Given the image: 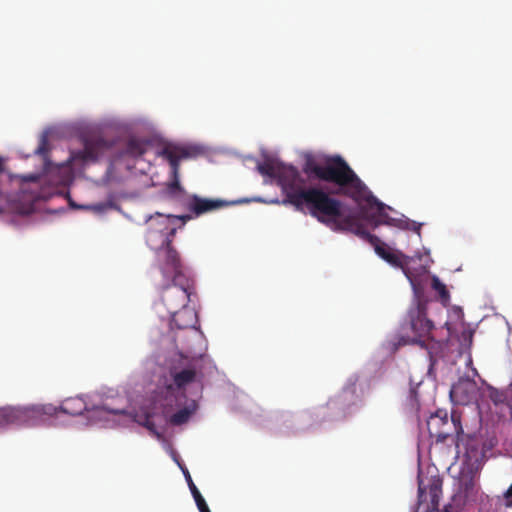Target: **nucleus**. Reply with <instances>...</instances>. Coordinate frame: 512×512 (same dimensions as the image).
<instances>
[{
	"label": "nucleus",
	"instance_id": "9d476101",
	"mask_svg": "<svg viewBox=\"0 0 512 512\" xmlns=\"http://www.w3.org/2000/svg\"><path fill=\"white\" fill-rule=\"evenodd\" d=\"M159 268L166 280L180 277H185L182 273V265L180 255L177 250L172 246V243L159 247L156 250Z\"/></svg>",
	"mask_w": 512,
	"mask_h": 512
},
{
	"label": "nucleus",
	"instance_id": "393cba45",
	"mask_svg": "<svg viewBox=\"0 0 512 512\" xmlns=\"http://www.w3.org/2000/svg\"><path fill=\"white\" fill-rule=\"evenodd\" d=\"M36 154L46 157L49 152V142L46 135H43L40 139L39 145L36 149Z\"/></svg>",
	"mask_w": 512,
	"mask_h": 512
},
{
	"label": "nucleus",
	"instance_id": "f3484780",
	"mask_svg": "<svg viewBox=\"0 0 512 512\" xmlns=\"http://www.w3.org/2000/svg\"><path fill=\"white\" fill-rule=\"evenodd\" d=\"M225 204L226 203L221 200L205 199V198H201L197 195H194L189 204V209L195 215L199 216L204 213H207V212H210L213 210H217V209L223 207Z\"/></svg>",
	"mask_w": 512,
	"mask_h": 512
},
{
	"label": "nucleus",
	"instance_id": "6e6552de",
	"mask_svg": "<svg viewBox=\"0 0 512 512\" xmlns=\"http://www.w3.org/2000/svg\"><path fill=\"white\" fill-rule=\"evenodd\" d=\"M159 157L164 158L170 165V183L168 190L170 193L183 192V188L179 180L180 161L190 157V152L186 147L175 145L172 143L165 144L157 151Z\"/></svg>",
	"mask_w": 512,
	"mask_h": 512
},
{
	"label": "nucleus",
	"instance_id": "ddd939ff",
	"mask_svg": "<svg viewBox=\"0 0 512 512\" xmlns=\"http://www.w3.org/2000/svg\"><path fill=\"white\" fill-rule=\"evenodd\" d=\"M171 376L173 378V385H169L166 388V400L169 397L175 398V405L180 406L182 404L181 399L185 398L183 392H180L186 385L192 383L196 377V371L194 368H185L180 371L172 370Z\"/></svg>",
	"mask_w": 512,
	"mask_h": 512
},
{
	"label": "nucleus",
	"instance_id": "c85d7f7f",
	"mask_svg": "<svg viewBox=\"0 0 512 512\" xmlns=\"http://www.w3.org/2000/svg\"><path fill=\"white\" fill-rule=\"evenodd\" d=\"M197 508L200 512H211L206 502L197 506Z\"/></svg>",
	"mask_w": 512,
	"mask_h": 512
},
{
	"label": "nucleus",
	"instance_id": "f8f14e48",
	"mask_svg": "<svg viewBox=\"0 0 512 512\" xmlns=\"http://www.w3.org/2000/svg\"><path fill=\"white\" fill-rule=\"evenodd\" d=\"M478 385L468 377L459 378L450 389V398L454 404L468 405L477 400Z\"/></svg>",
	"mask_w": 512,
	"mask_h": 512
},
{
	"label": "nucleus",
	"instance_id": "7ed1b4c3",
	"mask_svg": "<svg viewBox=\"0 0 512 512\" xmlns=\"http://www.w3.org/2000/svg\"><path fill=\"white\" fill-rule=\"evenodd\" d=\"M318 220L320 223L330 227L337 232H349L368 242L375 249V252L383 259L389 252V248L385 243L371 233H369L362 222L365 220L358 207V213L350 211L345 212L343 203L339 200L336 215L325 216Z\"/></svg>",
	"mask_w": 512,
	"mask_h": 512
},
{
	"label": "nucleus",
	"instance_id": "2eb2a0df",
	"mask_svg": "<svg viewBox=\"0 0 512 512\" xmlns=\"http://www.w3.org/2000/svg\"><path fill=\"white\" fill-rule=\"evenodd\" d=\"M448 424V414L446 411L438 410L432 414L427 420V429L431 436L439 439H446L449 436L447 430L442 429V426Z\"/></svg>",
	"mask_w": 512,
	"mask_h": 512
},
{
	"label": "nucleus",
	"instance_id": "b1692460",
	"mask_svg": "<svg viewBox=\"0 0 512 512\" xmlns=\"http://www.w3.org/2000/svg\"><path fill=\"white\" fill-rule=\"evenodd\" d=\"M489 398L492 400L493 403L501 404L506 401V394L503 391L498 390L496 388H490Z\"/></svg>",
	"mask_w": 512,
	"mask_h": 512
},
{
	"label": "nucleus",
	"instance_id": "7c9ffc66",
	"mask_svg": "<svg viewBox=\"0 0 512 512\" xmlns=\"http://www.w3.org/2000/svg\"><path fill=\"white\" fill-rule=\"evenodd\" d=\"M109 411L114 413V414H121V413H123L122 410H109Z\"/></svg>",
	"mask_w": 512,
	"mask_h": 512
},
{
	"label": "nucleus",
	"instance_id": "412c9836",
	"mask_svg": "<svg viewBox=\"0 0 512 512\" xmlns=\"http://www.w3.org/2000/svg\"><path fill=\"white\" fill-rule=\"evenodd\" d=\"M475 479L470 473H462L459 479V491L465 498H470L474 494Z\"/></svg>",
	"mask_w": 512,
	"mask_h": 512
},
{
	"label": "nucleus",
	"instance_id": "4be33fe9",
	"mask_svg": "<svg viewBox=\"0 0 512 512\" xmlns=\"http://www.w3.org/2000/svg\"><path fill=\"white\" fill-rule=\"evenodd\" d=\"M432 288L438 293L441 302L446 305L450 300V294L446 285L438 277L434 276L432 278Z\"/></svg>",
	"mask_w": 512,
	"mask_h": 512
},
{
	"label": "nucleus",
	"instance_id": "0eeeda50",
	"mask_svg": "<svg viewBox=\"0 0 512 512\" xmlns=\"http://www.w3.org/2000/svg\"><path fill=\"white\" fill-rule=\"evenodd\" d=\"M443 481L438 476H433L428 479L425 484L424 480L419 479L418 482V509H423V512H462L458 506L454 504H447L443 510H438L440 497L442 495Z\"/></svg>",
	"mask_w": 512,
	"mask_h": 512
},
{
	"label": "nucleus",
	"instance_id": "6ab92c4d",
	"mask_svg": "<svg viewBox=\"0 0 512 512\" xmlns=\"http://www.w3.org/2000/svg\"><path fill=\"white\" fill-rule=\"evenodd\" d=\"M198 408L197 403L192 400L189 404L178 410L176 413L169 417L170 424L179 426L189 421L190 417L196 412Z\"/></svg>",
	"mask_w": 512,
	"mask_h": 512
},
{
	"label": "nucleus",
	"instance_id": "39448f33",
	"mask_svg": "<svg viewBox=\"0 0 512 512\" xmlns=\"http://www.w3.org/2000/svg\"><path fill=\"white\" fill-rule=\"evenodd\" d=\"M421 287L418 285V293L415 294L416 305L408 312L410 329L413 333L412 342L427 346L433 340L431 332L434 328L433 322L427 318L426 301L421 298Z\"/></svg>",
	"mask_w": 512,
	"mask_h": 512
},
{
	"label": "nucleus",
	"instance_id": "a211bd4d",
	"mask_svg": "<svg viewBox=\"0 0 512 512\" xmlns=\"http://www.w3.org/2000/svg\"><path fill=\"white\" fill-rule=\"evenodd\" d=\"M59 409L68 415L78 416L87 409V405L81 397H71L65 399Z\"/></svg>",
	"mask_w": 512,
	"mask_h": 512
},
{
	"label": "nucleus",
	"instance_id": "bb28decb",
	"mask_svg": "<svg viewBox=\"0 0 512 512\" xmlns=\"http://www.w3.org/2000/svg\"><path fill=\"white\" fill-rule=\"evenodd\" d=\"M451 421L454 426V430L456 434L459 436L460 434H463V428L460 421V416L456 413L451 414Z\"/></svg>",
	"mask_w": 512,
	"mask_h": 512
},
{
	"label": "nucleus",
	"instance_id": "cd10ccee",
	"mask_svg": "<svg viewBox=\"0 0 512 512\" xmlns=\"http://www.w3.org/2000/svg\"><path fill=\"white\" fill-rule=\"evenodd\" d=\"M90 208H91V209H93L94 211H96V212H99V213H100V212H103V211H105V210H106L107 205H106V204L101 203V204L93 205V206H91Z\"/></svg>",
	"mask_w": 512,
	"mask_h": 512
},
{
	"label": "nucleus",
	"instance_id": "9b49d317",
	"mask_svg": "<svg viewBox=\"0 0 512 512\" xmlns=\"http://www.w3.org/2000/svg\"><path fill=\"white\" fill-rule=\"evenodd\" d=\"M112 147L113 143L103 137L88 138L85 140L82 150L71 153L70 160L96 161L106 152L110 151Z\"/></svg>",
	"mask_w": 512,
	"mask_h": 512
},
{
	"label": "nucleus",
	"instance_id": "c756f323",
	"mask_svg": "<svg viewBox=\"0 0 512 512\" xmlns=\"http://www.w3.org/2000/svg\"><path fill=\"white\" fill-rule=\"evenodd\" d=\"M178 219H181L184 223L190 219V216L189 215H183V216H180V217H177Z\"/></svg>",
	"mask_w": 512,
	"mask_h": 512
},
{
	"label": "nucleus",
	"instance_id": "20e7f679",
	"mask_svg": "<svg viewBox=\"0 0 512 512\" xmlns=\"http://www.w3.org/2000/svg\"><path fill=\"white\" fill-rule=\"evenodd\" d=\"M57 408L48 405L29 406H1L0 407V428L16 425L33 426L43 420L44 416L56 414Z\"/></svg>",
	"mask_w": 512,
	"mask_h": 512
},
{
	"label": "nucleus",
	"instance_id": "f03ea898",
	"mask_svg": "<svg viewBox=\"0 0 512 512\" xmlns=\"http://www.w3.org/2000/svg\"><path fill=\"white\" fill-rule=\"evenodd\" d=\"M257 170L261 175L274 179L284 196L282 201L275 200L273 203L291 205L297 211L307 209L317 220L336 215L339 199L321 187H306V179L296 167L268 160L259 163Z\"/></svg>",
	"mask_w": 512,
	"mask_h": 512
},
{
	"label": "nucleus",
	"instance_id": "dca6fc26",
	"mask_svg": "<svg viewBox=\"0 0 512 512\" xmlns=\"http://www.w3.org/2000/svg\"><path fill=\"white\" fill-rule=\"evenodd\" d=\"M170 315L171 326H175L178 329L194 328L197 322L196 313L187 306L170 313Z\"/></svg>",
	"mask_w": 512,
	"mask_h": 512
},
{
	"label": "nucleus",
	"instance_id": "f257e3e1",
	"mask_svg": "<svg viewBox=\"0 0 512 512\" xmlns=\"http://www.w3.org/2000/svg\"><path fill=\"white\" fill-rule=\"evenodd\" d=\"M303 172L319 181L332 183L337 189L334 194L352 199L360 212L373 228L380 225L412 229L420 235L421 224L409 220L392 218L388 215L389 206L380 202L359 178L350 165L339 155L326 158L319 163L308 158L302 168Z\"/></svg>",
	"mask_w": 512,
	"mask_h": 512
},
{
	"label": "nucleus",
	"instance_id": "5701e85b",
	"mask_svg": "<svg viewBox=\"0 0 512 512\" xmlns=\"http://www.w3.org/2000/svg\"><path fill=\"white\" fill-rule=\"evenodd\" d=\"M185 478H186L187 484L189 486V489L191 491V494L195 500L196 505L200 506L201 504L205 503L206 502L205 499L203 498V496L199 492L198 488L194 484L188 471L185 472Z\"/></svg>",
	"mask_w": 512,
	"mask_h": 512
},
{
	"label": "nucleus",
	"instance_id": "1a4fd4ad",
	"mask_svg": "<svg viewBox=\"0 0 512 512\" xmlns=\"http://www.w3.org/2000/svg\"><path fill=\"white\" fill-rule=\"evenodd\" d=\"M171 216L164 217L158 214L157 219L152 221L146 233V243L153 249L172 243L176 234V228L170 225Z\"/></svg>",
	"mask_w": 512,
	"mask_h": 512
},
{
	"label": "nucleus",
	"instance_id": "473e14b6",
	"mask_svg": "<svg viewBox=\"0 0 512 512\" xmlns=\"http://www.w3.org/2000/svg\"><path fill=\"white\" fill-rule=\"evenodd\" d=\"M510 414H511V418H512V408H511V412H510Z\"/></svg>",
	"mask_w": 512,
	"mask_h": 512
},
{
	"label": "nucleus",
	"instance_id": "4468645a",
	"mask_svg": "<svg viewBox=\"0 0 512 512\" xmlns=\"http://www.w3.org/2000/svg\"><path fill=\"white\" fill-rule=\"evenodd\" d=\"M383 259L390 263L391 265L395 267H400L402 269L403 273L410 281L413 291L417 294L419 283L417 282L416 278L409 269L411 258L404 255L401 252H394L389 250V252L384 256Z\"/></svg>",
	"mask_w": 512,
	"mask_h": 512
},
{
	"label": "nucleus",
	"instance_id": "aec40b11",
	"mask_svg": "<svg viewBox=\"0 0 512 512\" xmlns=\"http://www.w3.org/2000/svg\"><path fill=\"white\" fill-rule=\"evenodd\" d=\"M147 150V144L139 139H130L121 156L127 155L132 158H138L145 154Z\"/></svg>",
	"mask_w": 512,
	"mask_h": 512
},
{
	"label": "nucleus",
	"instance_id": "2f4dec72",
	"mask_svg": "<svg viewBox=\"0 0 512 512\" xmlns=\"http://www.w3.org/2000/svg\"><path fill=\"white\" fill-rule=\"evenodd\" d=\"M169 411L167 409L164 410V414L167 415Z\"/></svg>",
	"mask_w": 512,
	"mask_h": 512
},
{
	"label": "nucleus",
	"instance_id": "a878e982",
	"mask_svg": "<svg viewBox=\"0 0 512 512\" xmlns=\"http://www.w3.org/2000/svg\"><path fill=\"white\" fill-rule=\"evenodd\" d=\"M140 424L142 426H144L145 428H147L153 434H156L159 436V433L157 432L156 426H155L154 422L151 420L150 415H145L144 420L142 422H140Z\"/></svg>",
	"mask_w": 512,
	"mask_h": 512
},
{
	"label": "nucleus",
	"instance_id": "423d86ee",
	"mask_svg": "<svg viewBox=\"0 0 512 512\" xmlns=\"http://www.w3.org/2000/svg\"><path fill=\"white\" fill-rule=\"evenodd\" d=\"M169 280L170 282L161 288V301L170 314L187 306L194 290V283L187 277H180L177 280L170 278Z\"/></svg>",
	"mask_w": 512,
	"mask_h": 512
}]
</instances>
